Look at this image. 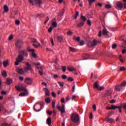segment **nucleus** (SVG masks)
Returning <instances> with one entry per match:
<instances>
[{
  "mask_svg": "<svg viewBox=\"0 0 126 126\" xmlns=\"http://www.w3.org/2000/svg\"><path fill=\"white\" fill-rule=\"evenodd\" d=\"M28 54L26 50H18V57L16 59V65L24 60V58H27Z\"/></svg>",
  "mask_w": 126,
  "mask_h": 126,
  "instance_id": "f257e3e1",
  "label": "nucleus"
},
{
  "mask_svg": "<svg viewBox=\"0 0 126 126\" xmlns=\"http://www.w3.org/2000/svg\"><path fill=\"white\" fill-rule=\"evenodd\" d=\"M16 90L18 91H24L25 92H23L20 93L19 94V96H25L29 94V92L27 89L25 88L22 86V85L21 86H16Z\"/></svg>",
  "mask_w": 126,
  "mask_h": 126,
  "instance_id": "f03ea898",
  "label": "nucleus"
},
{
  "mask_svg": "<svg viewBox=\"0 0 126 126\" xmlns=\"http://www.w3.org/2000/svg\"><path fill=\"white\" fill-rule=\"evenodd\" d=\"M71 120L74 123H78L80 121L79 115L77 113H73L71 115Z\"/></svg>",
  "mask_w": 126,
  "mask_h": 126,
  "instance_id": "7ed1b4c3",
  "label": "nucleus"
},
{
  "mask_svg": "<svg viewBox=\"0 0 126 126\" xmlns=\"http://www.w3.org/2000/svg\"><path fill=\"white\" fill-rule=\"evenodd\" d=\"M98 43H99V41L94 39L93 40V42L92 41H89L88 42V46L90 48L95 47L97 45Z\"/></svg>",
  "mask_w": 126,
  "mask_h": 126,
  "instance_id": "20e7f679",
  "label": "nucleus"
},
{
  "mask_svg": "<svg viewBox=\"0 0 126 126\" xmlns=\"http://www.w3.org/2000/svg\"><path fill=\"white\" fill-rule=\"evenodd\" d=\"M93 86L94 89H96L98 90H102L104 89V87L99 86V83L98 81L94 82V84L93 85Z\"/></svg>",
  "mask_w": 126,
  "mask_h": 126,
  "instance_id": "39448f33",
  "label": "nucleus"
},
{
  "mask_svg": "<svg viewBox=\"0 0 126 126\" xmlns=\"http://www.w3.org/2000/svg\"><path fill=\"white\" fill-rule=\"evenodd\" d=\"M29 70H32V67L29 63H26V66L24 68V71L27 73Z\"/></svg>",
  "mask_w": 126,
  "mask_h": 126,
  "instance_id": "423d86ee",
  "label": "nucleus"
},
{
  "mask_svg": "<svg viewBox=\"0 0 126 126\" xmlns=\"http://www.w3.org/2000/svg\"><path fill=\"white\" fill-rule=\"evenodd\" d=\"M57 108L60 112H61L62 114L65 113V106L64 104H62V107H61L59 104H58Z\"/></svg>",
  "mask_w": 126,
  "mask_h": 126,
  "instance_id": "0eeeda50",
  "label": "nucleus"
},
{
  "mask_svg": "<svg viewBox=\"0 0 126 126\" xmlns=\"http://www.w3.org/2000/svg\"><path fill=\"white\" fill-rule=\"evenodd\" d=\"M23 44V42L21 39H18L16 42V47L18 49H21L22 45Z\"/></svg>",
  "mask_w": 126,
  "mask_h": 126,
  "instance_id": "6e6552de",
  "label": "nucleus"
},
{
  "mask_svg": "<svg viewBox=\"0 0 126 126\" xmlns=\"http://www.w3.org/2000/svg\"><path fill=\"white\" fill-rule=\"evenodd\" d=\"M105 121L106 122L110 124L115 123V119L109 117H106V118L105 119Z\"/></svg>",
  "mask_w": 126,
  "mask_h": 126,
  "instance_id": "1a4fd4ad",
  "label": "nucleus"
},
{
  "mask_svg": "<svg viewBox=\"0 0 126 126\" xmlns=\"http://www.w3.org/2000/svg\"><path fill=\"white\" fill-rule=\"evenodd\" d=\"M32 80L30 78H26L25 79L24 82L26 83L27 85H30L32 83Z\"/></svg>",
  "mask_w": 126,
  "mask_h": 126,
  "instance_id": "9d476101",
  "label": "nucleus"
},
{
  "mask_svg": "<svg viewBox=\"0 0 126 126\" xmlns=\"http://www.w3.org/2000/svg\"><path fill=\"white\" fill-rule=\"evenodd\" d=\"M117 6L118 7V9H119V10H122L123 7V5L121 2H118L117 3Z\"/></svg>",
  "mask_w": 126,
  "mask_h": 126,
  "instance_id": "9b49d317",
  "label": "nucleus"
},
{
  "mask_svg": "<svg viewBox=\"0 0 126 126\" xmlns=\"http://www.w3.org/2000/svg\"><path fill=\"white\" fill-rule=\"evenodd\" d=\"M34 2L38 5V6H39V7H41V6L42 4V2L40 0H35Z\"/></svg>",
  "mask_w": 126,
  "mask_h": 126,
  "instance_id": "f8f14e48",
  "label": "nucleus"
},
{
  "mask_svg": "<svg viewBox=\"0 0 126 126\" xmlns=\"http://www.w3.org/2000/svg\"><path fill=\"white\" fill-rule=\"evenodd\" d=\"M16 70L19 74H23L25 72L24 69H20L19 67H17Z\"/></svg>",
  "mask_w": 126,
  "mask_h": 126,
  "instance_id": "ddd939ff",
  "label": "nucleus"
},
{
  "mask_svg": "<svg viewBox=\"0 0 126 126\" xmlns=\"http://www.w3.org/2000/svg\"><path fill=\"white\" fill-rule=\"evenodd\" d=\"M3 8H4V11H3L4 13H6V12H8V11H9V9H8V6L7 5H4Z\"/></svg>",
  "mask_w": 126,
  "mask_h": 126,
  "instance_id": "4468645a",
  "label": "nucleus"
},
{
  "mask_svg": "<svg viewBox=\"0 0 126 126\" xmlns=\"http://www.w3.org/2000/svg\"><path fill=\"white\" fill-rule=\"evenodd\" d=\"M122 87L121 85H117L115 87V89L118 92L121 91L122 90Z\"/></svg>",
  "mask_w": 126,
  "mask_h": 126,
  "instance_id": "2eb2a0df",
  "label": "nucleus"
},
{
  "mask_svg": "<svg viewBox=\"0 0 126 126\" xmlns=\"http://www.w3.org/2000/svg\"><path fill=\"white\" fill-rule=\"evenodd\" d=\"M6 84L10 85L12 83V79L7 78L6 82Z\"/></svg>",
  "mask_w": 126,
  "mask_h": 126,
  "instance_id": "dca6fc26",
  "label": "nucleus"
},
{
  "mask_svg": "<svg viewBox=\"0 0 126 126\" xmlns=\"http://www.w3.org/2000/svg\"><path fill=\"white\" fill-rule=\"evenodd\" d=\"M52 123V120L51 117H49L47 118L46 120V123L49 126H50Z\"/></svg>",
  "mask_w": 126,
  "mask_h": 126,
  "instance_id": "f3484780",
  "label": "nucleus"
},
{
  "mask_svg": "<svg viewBox=\"0 0 126 126\" xmlns=\"http://www.w3.org/2000/svg\"><path fill=\"white\" fill-rule=\"evenodd\" d=\"M109 33V32L107 31L106 28H104L102 31V34L106 35Z\"/></svg>",
  "mask_w": 126,
  "mask_h": 126,
  "instance_id": "a211bd4d",
  "label": "nucleus"
},
{
  "mask_svg": "<svg viewBox=\"0 0 126 126\" xmlns=\"http://www.w3.org/2000/svg\"><path fill=\"white\" fill-rule=\"evenodd\" d=\"M84 25V22H81L80 23H78L77 25V27L78 28H81Z\"/></svg>",
  "mask_w": 126,
  "mask_h": 126,
  "instance_id": "6ab92c4d",
  "label": "nucleus"
},
{
  "mask_svg": "<svg viewBox=\"0 0 126 126\" xmlns=\"http://www.w3.org/2000/svg\"><path fill=\"white\" fill-rule=\"evenodd\" d=\"M112 92L111 90L107 91L105 93V95L106 96H111L112 94Z\"/></svg>",
  "mask_w": 126,
  "mask_h": 126,
  "instance_id": "aec40b11",
  "label": "nucleus"
},
{
  "mask_svg": "<svg viewBox=\"0 0 126 126\" xmlns=\"http://www.w3.org/2000/svg\"><path fill=\"white\" fill-rule=\"evenodd\" d=\"M3 65L4 67H6L8 65V61H5L3 62Z\"/></svg>",
  "mask_w": 126,
  "mask_h": 126,
  "instance_id": "412c9836",
  "label": "nucleus"
},
{
  "mask_svg": "<svg viewBox=\"0 0 126 126\" xmlns=\"http://www.w3.org/2000/svg\"><path fill=\"white\" fill-rule=\"evenodd\" d=\"M57 38H58V41H59L60 42H62L63 40V37L62 36H58Z\"/></svg>",
  "mask_w": 126,
  "mask_h": 126,
  "instance_id": "4be33fe9",
  "label": "nucleus"
},
{
  "mask_svg": "<svg viewBox=\"0 0 126 126\" xmlns=\"http://www.w3.org/2000/svg\"><path fill=\"white\" fill-rule=\"evenodd\" d=\"M32 45L36 48H38L40 46V44L39 42H37V44H35V43H33Z\"/></svg>",
  "mask_w": 126,
  "mask_h": 126,
  "instance_id": "5701e85b",
  "label": "nucleus"
},
{
  "mask_svg": "<svg viewBox=\"0 0 126 126\" xmlns=\"http://www.w3.org/2000/svg\"><path fill=\"white\" fill-rule=\"evenodd\" d=\"M44 90L45 92L46 95H50L49 91V90H48V89L47 88H44Z\"/></svg>",
  "mask_w": 126,
  "mask_h": 126,
  "instance_id": "b1692460",
  "label": "nucleus"
},
{
  "mask_svg": "<svg viewBox=\"0 0 126 126\" xmlns=\"http://www.w3.org/2000/svg\"><path fill=\"white\" fill-rule=\"evenodd\" d=\"M68 70L70 72H73V71L75 70V68L74 67L68 66Z\"/></svg>",
  "mask_w": 126,
  "mask_h": 126,
  "instance_id": "393cba45",
  "label": "nucleus"
},
{
  "mask_svg": "<svg viewBox=\"0 0 126 126\" xmlns=\"http://www.w3.org/2000/svg\"><path fill=\"white\" fill-rule=\"evenodd\" d=\"M80 18L83 21V23L87 21V18L84 16H81Z\"/></svg>",
  "mask_w": 126,
  "mask_h": 126,
  "instance_id": "a878e982",
  "label": "nucleus"
},
{
  "mask_svg": "<svg viewBox=\"0 0 126 126\" xmlns=\"http://www.w3.org/2000/svg\"><path fill=\"white\" fill-rule=\"evenodd\" d=\"M90 57V55H89V54H85L84 55V58L83 60H86L87 59H88Z\"/></svg>",
  "mask_w": 126,
  "mask_h": 126,
  "instance_id": "bb28decb",
  "label": "nucleus"
},
{
  "mask_svg": "<svg viewBox=\"0 0 126 126\" xmlns=\"http://www.w3.org/2000/svg\"><path fill=\"white\" fill-rule=\"evenodd\" d=\"M31 42L35 43L38 42L37 41V40L35 38H31Z\"/></svg>",
  "mask_w": 126,
  "mask_h": 126,
  "instance_id": "cd10ccee",
  "label": "nucleus"
},
{
  "mask_svg": "<svg viewBox=\"0 0 126 126\" xmlns=\"http://www.w3.org/2000/svg\"><path fill=\"white\" fill-rule=\"evenodd\" d=\"M111 110H115L117 109V108H118L117 106L114 105H111Z\"/></svg>",
  "mask_w": 126,
  "mask_h": 126,
  "instance_id": "c85d7f7f",
  "label": "nucleus"
},
{
  "mask_svg": "<svg viewBox=\"0 0 126 126\" xmlns=\"http://www.w3.org/2000/svg\"><path fill=\"white\" fill-rule=\"evenodd\" d=\"M1 75L2 76H3V77H6V75H7L6 71H3V72H2Z\"/></svg>",
  "mask_w": 126,
  "mask_h": 126,
  "instance_id": "c756f323",
  "label": "nucleus"
},
{
  "mask_svg": "<svg viewBox=\"0 0 126 126\" xmlns=\"http://www.w3.org/2000/svg\"><path fill=\"white\" fill-rule=\"evenodd\" d=\"M122 108H123L122 106V105H121V106H117V109H118L119 111V112H120V113H122Z\"/></svg>",
  "mask_w": 126,
  "mask_h": 126,
  "instance_id": "7c9ffc66",
  "label": "nucleus"
},
{
  "mask_svg": "<svg viewBox=\"0 0 126 126\" xmlns=\"http://www.w3.org/2000/svg\"><path fill=\"white\" fill-rule=\"evenodd\" d=\"M73 39L77 41V42H79L80 40V37L79 36H78L77 37L76 36H74L73 37Z\"/></svg>",
  "mask_w": 126,
  "mask_h": 126,
  "instance_id": "2f4dec72",
  "label": "nucleus"
},
{
  "mask_svg": "<svg viewBox=\"0 0 126 126\" xmlns=\"http://www.w3.org/2000/svg\"><path fill=\"white\" fill-rule=\"evenodd\" d=\"M85 42L84 40H80L79 41V45L80 46H83L85 45Z\"/></svg>",
  "mask_w": 126,
  "mask_h": 126,
  "instance_id": "473e14b6",
  "label": "nucleus"
},
{
  "mask_svg": "<svg viewBox=\"0 0 126 126\" xmlns=\"http://www.w3.org/2000/svg\"><path fill=\"white\" fill-rule=\"evenodd\" d=\"M79 12L78 11H76L75 13V14L74 16V19H76L77 17L79 16Z\"/></svg>",
  "mask_w": 126,
  "mask_h": 126,
  "instance_id": "72a5a7b5",
  "label": "nucleus"
},
{
  "mask_svg": "<svg viewBox=\"0 0 126 126\" xmlns=\"http://www.w3.org/2000/svg\"><path fill=\"white\" fill-rule=\"evenodd\" d=\"M14 35L13 34H11L9 37H8V41H11L12 39H13Z\"/></svg>",
  "mask_w": 126,
  "mask_h": 126,
  "instance_id": "f704fd0d",
  "label": "nucleus"
},
{
  "mask_svg": "<svg viewBox=\"0 0 126 126\" xmlns=\"http://www.w3.org/2000/svg\"><path fill=\"white\" fill-rule=\"evenodd\" d=\"M28 51L30 52H34L35 50L34 49H31L30 47H28Z\"/></svg>",
  "mask_w": 126,
  "mask_h": 126,
  "instance_id": "c9c22d12",
  "label": "nucleus"
},
{
  "mask_svg": "<svg viewBox=\"0 0 126 126\" xmlns=\"http://www.w3.org/2000/svg\"><path fill=\"white\" fill-rule=\"evenodd\" d=\"M122 41L124 42V43H123V45H122V47L123 48H125L126 47H125V46H124V45H126V40H125V39H122Z\"/></svg>",
  "mask_w": 126,
  "mask_h": 126,
  "instance_id": "e433bc0d",
  "label": "nucleus"
},
{
  "mask_svg": "<svg viewBox=\"0 0 126 126\" xmlns=\"http://www.w3.org/2000/svg\"><path fill=\"white\" fill-rule=\"evenodd\" d=\"M45 102H46L48 104L50 103V102H51L50 98L49 97H48V98H46L45 99Z\"/></svg>",
  "mask_w": 126,
  "mask_h": 126,
  "instance_id": "4c0bfd02",
  "label": "nucleus"
},
{
  "mask_svg": "<svg viewBox=\"0 0 126 126\" xmlns=\"http://www.w3.org/2000/svg\"><path fill=\"white\" fill-rule=\"evenodd\" d=\"M121 106L124 110H126V103H123Z\"/></svg>",
  "mask_w": 126,
  "mask_h": 126,
  "instance_id": "58836bf2",
  "label": "nucleus"
},
{
  "mask_svg": "<svg viewBox=\"0 0 126 126\" xmlns=\"http://www.w3.org/2000/svg\"><path fill=\"white\" fill-rule=\"evenodd\" d=\"M52 26H53V27H55V28L57 27V23L56 22H53L52 23Z\"/></svg>",
  "mask_w": 126,
  "mask_h": 126,
  "instance_id": "ea45409f",
  "label": "nucleus"
},
{
  "mask_svg": "<svg viewBox=\"0 0 126 126\" xmlns=\"http://www.w3.org/2000/svg\"><path fill=\"white\" fill-rule=\"evenodd\" d=\"M55 104H56L55 101L53 100L52 102V108L53 109H54L55 108Z\"/></svg>",
  "mask_w": 126,
  "mask_h": 126,
  "instance_id": "a19ab883",
  "label": "nucleus"
},
{
  "mask_svg": "<svg viewBox=\"0 0 126 126\" xmlns=\"http://www.w3.org/2000/svg\"><path fill=\"white\" fill-rule=\"evenodd\" d=\"M69 49H70V51L72 52H75V49H74V48L72 47H69Z\"/></svg>",
  "mask_w": 126,
  "mask_h": 126,
  "instance_id": "79ce46f5",
  "label": "nucleus"
},
{
  "mask_svg": "<svg viewBox=\"0 0 126 126\" xmlns=\"http://www.w3.org/2000/svg\"><path fill=\"white\" fill-rule=\"evenodd\" d=\"M36 104H37V103H35V105H34V106H33V110H34V111L35 112H40V111H41V109H39L38 110H36V109H35V105H36Z\"/></svg>",
  "mask_w": 126,
  "mask_h": 126,
  "instance_id": "37998d69",
  "label": "nucleus"
},
{
  "mask_svg": "<svg viewBox=\"0 0 126 126\" xmlns=\"http://www.w3.org/2000/svg\"><path fill=\"white\" fill-rule=\"evenodd\" d=\"M18 78L20 82H22L24 80V77L23 76H19Z\"/></svg>",
  "mask_w": 126,
  "mask_h": 126,
  "instance_id": "c03bdc74",
  "label": "nucleus"
},
{
  "mask_svg": "<svg viewBox=\"0 0 126 126\" xmlns=\"http://www.w3.org/2000/svg\"><path fill=\"white\" fill-rule=\"evenodd\" d=\"M93 109L94 110V111H96V105L95 104H94L93 105Z\"/></svg>",
  "mask_w": 126,
  "mask_h": 126,
  "instance_id": "a18cd8bd",
  "label": "nucleus"
},
{
  "mask_svg": "<svg viewBox=\"0 0 126 126\" xmlns=\"http://www.w3.org/2000/svg\"><path fill=\"white\" fill-rule=\"evenodd\" d=\"M67 35L68 36H71L72 35V32L70 31H68V32H67Z\"/></svg>",
  "mask_w": 126,
  "mask_h": 126,
  "instance_id": "49530a36",
  "label": "nucleus"
},
{
  "mask_svg": "<svg viewBox=\"0 0 126 126\" xmlns=\"http://www.w3.org/2000/svg\"><path fill=\"white\" fill-rule=\"evenodd\" d=\"M89 2L90 3V5H92V3L93 2H94V1H95V0H88Z\"/></svg>",
  "mask_w": 126,
  "mask_h": 126,
  "instance_id": "de8ad7c7",
  "label": "nucleus"
},
{
  "mask_svg": "<svg viewBox=\"0 0 126 126\" xmlns=\"http://www.w3.org/2000/svg\"><path fill=\"white\" fill-rule=\"evenodd\" d=\"M122 87H125L126 86V81H124L121 85H120Z\"/></svg>",
  "mask_w": 126,
  "mask_h": 126,
  "instance_id": "09e8293b",
  "label": "nucleus"
},
{
  "mask_svg": "<svg viewBox=\"0 0 126 126\" xmlns=\"http://www.w3.org/2000/svg\"><path fill=\"white\" fill-rule=\"evenodd\" d=\"M64 10L62 9V10H61V12H60V16H63V15L64 14Z\"/></svg>",
  "mask_w": 126,
  "mask_h": 126,
  "instance_id": "8fccbe9b",
  "label": "nucleus"
},
{
  "mask_svg": "<svg viewBox=\"0 0 126 126\" xmlns=\"http://www.w3.org/2000/svg\"><path fill=\"white\" fill-rule=\"evenodd\" d=\"M58 83L60 85V87H63L64 84L63 82H59Z\"/></svg>",
  "mask_w": 126,
  "mask_h": 126,
  "instance_id": "3c124183",
  "label": "nucleus"
},
{
  "mask_svg": "<svg viewBox=\"0 0 126 126\" xmlns=\"http://www.w3.org/2000/svg\"><path fill=\"white\" fill-rule=\"evenodd\" d=\"M53 27H50V28L48 29V32L49 33L51 32L52 30H53Z\"/></svg>",
  "mask_w": 126,
  "mask_h": 126,
  "instance_id": "603ef678",
  "label": "nucleus"
},
{
  "mask_svg": "<svg viewBox=\"0 0 126 126\" xmlns=\"http://www.w3.org/2000/svg\"><path fill=\"white\" fill-rule=\"evenodd\" d=\"M66 69V66H62V71L63 72H65Z\"/></svg>",
  "mask_w": 126,
  "mask_h": 126,
  "instance_id": "864d4df0",
  "label": "nucleus"
},
{
  "mask_svg": "<svg viewBox=\"0 0 126 126\" xmlns=\"http://www.w3.org/2000/svg\"><path fill=\"white\" fill-rule=\"evenodd\" d=\"M121 71H125L126 70V68L124 66L121 67L120 69Z\"/></svg>",
  "mask_w": 126,
  "mask_h": 126,
  "instance_id": "5fc2aeb1",
  "label": "nucleus"
},
{
  "mask_svg": "<svg viewBox=\"0 0 126 126\" xmlns=\"http://www.w3.org/2000/svg\"><path fill=\"white\" fill-rule=\"evenodd\" d=\"M1 126H9L8 124L6 123H4L1 124Z\"/></svg>",
  "mask_w": 126,
  "mask_h": 126,
  "instance_id": "6e6d98bb",
  "label": "nucleus"
},
{
  "mask_svg": "<svg viewBox=\"0 0 126 126\" xmlns=\"http://www.w3.org/2000/svg\"><path fill=\"white\" fill-rule=\"evenodd\" d=\"M87 23L89 26H91V22L90 20H88Z\"/></svg>",
  "mask_w": 126,
  "mask_h": 126,
  "instance_id": "4d7b16f0",
  "label": "nucleus"
},
{
  "mask_svg": "<svg viewBox=\"0 0 126 126\" xmlns=\"http://www.w3.org/2000/svg\"><path fill=\"white\" fill-rule=\"evenodd\" d=\"M20 25V21L19 20H16V25Z\"/></svg>",
  "mask_w": 126,
  "mask_h": 126,
  "instance_id": "13d9d810",
  "label": "nucleus"
},
{
  "mask_svg": "<svg viewBox=\"0 0 126 126\" xmlns=\"http://www.w3.org/2000/svg\"><path fill=\"white\" fill-rule=\"evenodd\" d=\"M52 95L54 97H56L57 95L55 92H52Z\"/></svg>",
  "mask_w": 126,
  "mask_h": 126,
  "instance_id": "bf43d9fd",
  "label": "nucleus"
},
{
  "mask_svg": "<svg viewBox=\"0 0 126 126\" xmlns=\"http://www.w3.org/2000/svg\"><path fill=\"white\" fill-rule=\"evenodd\" d=\"M67 80H68V81H73V79L71 77H69V78H68V79H67Z\"/></svg>",
  "mask_w": 126,
  "mask_h": 126,
  "instance_id": "052dcab7",
  "label": "nucleus"
},
{
  "mask_svg": "<svg viewBox=\"0 0 126 126\" xmlns=\"http://www.w3.org/2000/svg\"><path fill=\"white\" fill-rule=\"evenodd\" d=\"M117 47V44H114L112 45V49H115Z\"/></svg>",
  "mask_w": 126,
  "mask_h": 126,
  "instance_id": "680f3d73",
  "label": "nucleus"
},
{
  "mask_svg": "<svg viewBox=\"0 0 126 126\" xmlns=\"http://www.w3.org/2000/svg\"><path fill=\"white\" fill-rule=\"evenodd\" d=\"M106 8H111V5L106 4L105 6Z\"/></svg>",
  "mask_w": 126,
  "mask_h": 126,
  "instance_id": "e2e57ef3",
  "label": "nucleus"
},
{
  "mask_svg": "<svg viewBox=\"0 0 126 126\" xmlns=\"http://www.w3.org/2000/svg\"><path fill=\"white\" fill-rule=\"evenodd\" d=\"M1 94H2V95H6V92H5V91H2L1 92Z\"/></svg>",
  "mask_w": 126,
  "mask_h": 126,
  "instance_id": "0e129e2a",
  "label": "nucleus"
},
{
  "mask_svg": "<svg viewBox=\"0 0 126 126\" xmlns=\"http://www.w3.org/2000/svg\"><path fill=\"white\" fill-rule=\"evenodd\" d=\"M67 78V76L65 75H62V79H66Z\"/></svg>",
  "mask_w": 126,
  "mask_h": 126,
  "instance_id": "69168bd1",
  "label": "nucleus"
},
{
  "mask_svg": "<svg viewBox=\"0 0 126 126\" xmlns=\"http://www.w3.org/2000/svg\"><path fill=\"white\" fill-rule=\"evenodd\" d=\"M32 57H33L34 58H36V55L35 53H32Z\"/></svg>",
  "mask_w": 126,
  "mask_h": 126,
  "instance_id": "338daca9",
  "label": "nucleus"
},
{
  "mask_svg": "<svg viewBox=\"0 0 126 126\" xmlns=\"http://www.w3.org/2000/svg\"><path fill=\"white\" fill-rule=\"evenodd\" d=\"M51 42L53 46H54V40L52 38H51Z\"/></svg>",
  "mask_w": 126,
  "mask_h": 126,
  "instance_id": "774afa93",
  "label": "nucleus"
}]
</instances>
